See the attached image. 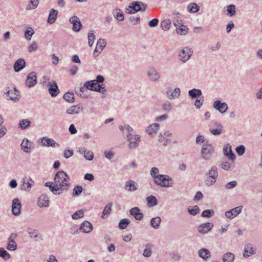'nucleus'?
<instances>
[{"label": "nucleus", "instance_id": "1", "mask_svg": "<svg viewBox=\"0 0 262 262\" xmlns=\"http://www.w3.org/2000/svg\"><path fill=\"white\" fill-rule=\"evenodd\" d=\"M54 184L56 185L60 194L69 189L70 185V178L63 171H59L54 177Z\"/></svg>", "mask_w": 262, "mask_h": 262}, {"label": "nucleus", "instance_id": "2", "mask_svg": "<svg viewBox=\"0 0 262 262\" xmlns=\"http://www.w3.org/2000/svg\"><path fill=\"white\" fill-rule=\"evenodd\" d=\"M205 176L206 177L205 180V185L208 187L213 185L215 183L219 176L217 167L216 166H212L208 171L206 172Z\"/></svg>", "mask_w": 262, "mask_h": 262}, {"label": "nucleus", "instance_id": "3", "mask_svg": "<svg viewBox=\"0 0 262 262\" xmlns=\"http://www.w3.org/2000/svg\"><path fill=\"white\" fill-rule=\"evenodd\" d=\"M154 183L162 187H170L173 185L172 179L168 175L159 174L154 180Z\"/></svg>", "mask_w": 262, "mask_h": 262}, {"label": "nucleus", "instance_id": "4", "mask_svg": "<svg viewBox=\"0 0 262 262\" xmlns=\"http://www.w3.org/2000/svg\"><path fill=\"white\" fill-rule=\"evenodd\" d=\"M214 152V149L212 144H204L201 149L202 157L205 160H209L211 158Z\"/></svg>", "mask_w": 262, "mask_h": 262}, {"label": "nucleus", "instance_id": "5", "mask_svg": "<svg viewBox=\"0 0 262 262\" xmlns=\"http://www.w3.org/2000/svg\"><path fill=\"white\" fill-rule=\"evenodd\" d=\"M192 53L193 51L191 48L185 47L179 52V59L183 63H185L190 58Z\"/></svg>", "mask_w": 262, "mask_h": 262}, {"label": "nucleus", "instance_id": "6", "mask_svg": "<svg viewBox=\"0 0 262 262\" xmlns=\"http://www.w3.org/2000/svg\"><path fill=\"white\" fill-rule=\"evenodd\" d=\"M18 234L16 233H12L8 238V244L7 249L9 251H14L16 250L17 245L15 240L17 237Z\"/></svg>", "mask_w": 262, "mask_h": 262}, {"label": "nucleus", "instance_id": "7", "mask_svg": "<svg viewBox=\"0 0 262 262\" xmlns=\"http://www.w3.org/2000/svg\"><path fill=\"white\" fill-rule=\"evenodd\" d=\"M27 232L29 237L33 239L35 242L43 240L42 235L38 230L31 227H28L27 229Z\"/></svg>", "mask_w": 262, "mask_h": 262}, {"label": "nucleus", "instance_id": "8", "mask_svg": "<svg viewBox=\"0 0 262 262\" xmlns=\"http://www.w3.org/2000/svg\"><path fill=\"white\" fill-rule=\"evenodd\" d=\"M39 142L41 146H48L52 147H59L60 145L55 142V141L47 137H43L40 138L39 140Z\"/></svg>", "mask_w": 262, "mask_h": 262}, {"label": "nucleus", "instance_id": "9", "mask_svg": "<svg viewBox=\"0 0 262 262\" xmlns=\"http://www.w3.org/2000/svg\"><path fill=\"white\" fill-rule=\"evenodd\" d=\"M6 97H9V99L14 102H17L19 100L20 98L19 92L14 88L13 90H8L4 93Z\"/></svg>", "mask_w": 262, "mask_h": 262}, {"label": "nucleus", "instance_id": "10", "mask_svg": "<svg viewBox=\"0 0 262 262\" xmlns=\"http://www.w3.org/2000/svg\"><path fill=\"white\" fill-rule=\"evenodd\" d=\"M34 181L30 177H25L21 179L20 189L29 191L34 185Z\"/></svg>", "mask_w": 262, "mask_h": 262}, {"label": "nucleus", "instance_id": "11", "mask_svg": "<svg viewBox=\"0 0 262 262\" xmlns=\"http://www.w3.org/2000/svg\"><path fill=\"white\" fill-rule=\"evenodd\" d=\"M141 4L143 3L139 1L133 2L130 3L127 8H126L125 11L128 14H134L142 9Z\"/></svg>", "mask_w": 262, "mask_h": 262}, {"label": "nucleus", "instance_id": "12", "mask_svg": "<svg viewBox=\"0 0 262 262\" xmlns=\"http://www.w3.org/2000/svg\"><path fill=\"white\" fill-rule=\"evenodd\" d=\"M21 149L26 153H30L34 148V144L27 138L24 139L21 144Z\"/></svg>", "mask_w": 262, "mask_h": 262}, {"label": "nucleus", "instance_id": "13", "mask_svg": "<svg viewBox=\"0 0 262 262\" xmlns=\"http://www.w3.org/2000/svg\"><path fill=\"white\" fill-rule=\"evenodd\" d=\"M49 93L52 97H55L59 93V90L56 82L54 80L49 82Z\"/></svg>", "mask_w": 262, "mask_h": 262}, {"label": "nucleus", "instance_id": "14", "mask_svg": "<svg viewBox=\"0 0 262 262\" xmlns=\"http://www.w3.org/2000/svg\"><path fill=\"white\" fill-rule=\"evenodd\" d=\"M69 21L73 25L72 29L75 32H79L81 30L82 25L79 18L77 16H73L71 17Z\"/></svg>", "mask_w": 262, "mask_h": 262}, {"label": "nucleus", "instance_id": "15", "mask_svg": "<svg viewBox=\"0 0 262 262\" xmlns=\"http://www.w3.org/2000/svg\"><path fill=\"white\" fill-rule=\"evenodd\" d=\"M147 75L151 81L155 82L158 81L161 75L160 73L154 68H151L147 71Z\"/></svg>", "mask_w": 262, "mask_h": 262}, {"label": "nucleus", "instance_id": "16", "mask_svg": "<svg viewBox=\"0 0 262 262\" xmlns=\"http://www.w3.org/2000/svg\"><path fill=\"white\" fill-rule=\"evenodd\" d=\"M213 106L216 110L222 114L225 113L228 110L227 104L225 102H222L219 100L214 102Z\"/></svg>", "mask_w": 262, "mask_h": 262}, {"label": "nucleus", "instance_id": "17", "mask_svg": "<svg viewBox=\"0 0 262 262\" xmlns=\"http://www.w3.org/2000/svg\"><path fill=\"white\" fill-rule=\"evenodd\" d=\"M37 83V77L35 72L30 73L26 79L25 83L28 88L34 86Z\"/></svg>", "mask_w": 262, "mask_h": 262}, {"label": "nucleus", "instance_id": "18", "mask_svg": "<svg viewBox=\"0 0 262 262\" xmlns=\"http://www.w3.org/2000/svg\"><path fill=\"white\" fill-rule=\"evenodd\" d=\"M106 42L104 39H99L96 44V47L94 51L93 55L94 56H97L101 53L102 50L106 46Z\"/></svg>", "mask_w": 262, "mask_h": 262}, {"label": "nucleus", "instance_id": "19", "mask_svg": "<svg viewBox=\"0 0 262 262\" xmlns=\"http://www.w3.org/2000/svg\"><path fill=\"white\" fill-rule=\"evenodd\" d=\"M242 208L243 206H240L231 209L225 212V216L228 219H232L241 212Z\"/></svg>", "mask_w": 262, "mask_h": 262}, {"label": "nucleus", "instance_id": "20", "mask_svg": "<svg viewBox=\"0 0 262 262\" xmlns=\"http://www.w3.org/2000/svg\"><path fill=\"white\" fill-rule=\"evenodd\" d=\"M21 204L18 199L15 198L12 201V212L14 215H19L20 213Z\"/></svg>", "mask_w": 262, "mask_h": 262}, {"label": "nucleus", "instance_id": "21", "mask_svg": "<svg viewBox=\"0 0 262 262\" xmlns=\"http://www.w3.org/2000/svg\"><path fill=\"white\" fill-rule=\"evenodd\" d=\"M223 152L224 155L229 160L232 161L235 160L236 156L232 150L231 146L229 144H227L226 146L224 147Z\"/></svg>", "mask_w": 262, "mask_h": 262}, {"label": "nucleus", "instance_id": "22", "mask_svg": "<svg viewBox=\"0 0 262 262\" xmlns=\"http://www.w3.org/2000/svg\"><path fill=\"white\" fill-rule=\"evenodd\" d=\"M213 227V224L212 223L208 222L200 225L198 228V230L199 232L205 234L210 231Z\"/></svg>", "mask_w": 262, "mask_h": 262}, {"label": "nucleus", "instance_id": "23", "mask_svg": "<svg viewBox=\"0 0 262 262\" xmlns=\"http://www.w3.org/2000/svg\"><path fill=\"white\" fill-rule=\"evenodd\" d=\"M49 199L46 194H42L38 199L37 205L39 207H47L49 206Z\"/></svg>", "mask_w": 262, "mask_h": 262}, {"label": "nucleus", "instance_id": "24", "mask_svg": "<svg viewBox=\"0 0 262 262\" xmlns=\"http://www.w3.org/2000/svg\"><path fill=\"white\" fill-rule=\"evenodd\" d=\"M79 229L85 233H90L93 230L92 224L89 221H84L79 227Z\"/></svg>", "mask_w": 262, "mask_h": 262}, {"label": "nucleus", "instance_id": "25", "mask_svg": "<svg viewBox=\"0 0 262 262\" xmlns=\"http://www.w3.org/2000/svg\"><path fill=\"white\" fill-rule=\"evenodd\" d=\"M26 62L23 58L17 59L14 64V70L15 72H18L26 67Z\"/></svg>", "mask_w": 262, "mask_h": 262}, {"label": "nucleus", "instance_id": "26", "mask_svg": "<svg viewBox=\"0 0 262 262\" xmlns=\"http://www.w3.org/2000/svg\"><path fill=\"white\" fill-rule=\"evenodd\" d=\"M57 14L58 11L57 10L53 8L50 9L47 22L50 24L54 23L56 20Z\"/></svg>", "mask_w": 262, "mask_h": 262}, {"label": "nucleus", "instance_id": "27", "mask_svg": "<svg viewBox=\"0 0 262 262\" xmlns=\"http://www.w3.org/2000/svg\"><path fill=\"white\" fill-rule=\"evenodd\" d=\"M82 107L80 105L78 104L76 105H72L70 108H68L66 112L68 114L74 115L78 114L80 112L82 111Z\"/></svg>", "mask_w": 262, "mask_h": 262}, {"label": "nucleus", "instance_id": "28", "mask_svg": "<svg viewBox=\"0 0 262 262\" xmlns=\"http://www.w3.org/2000/svg\"><path fill=\"white\" fill-rule=\"evenodd\" d=\"M125 189L128 191H134L137 189V184L134 181H128L125 183Z\"/></svg>", "mask_w": 262, "mask_h": 262}, {"label": "nucleus", "instance_id": "29", "mask_svg": "<svg viewBox=\"0 0 262 262\" xmlns=\"http://www.w3.org/2000/svg\"><path fill=\"white\" fill-rule=\"evenodd\" d=\"M199 255L204 260H207L208 258L211 256V253L209 250L205 248H202L198 251Z\"/></svg>", "mask_w": 262, "mask_h": 262}, {"label": "nucleus", "instance_id": "30", "mask_svg": "<svg viewBox=\"0 0 262 262\" xmlns=\"http://www.w3.org/2000/svg\"><path fill=\"white\" fill-rule=\"evenodd\" d=\"M202 94V91L200 89H193L188 91V95L192 99L200 97Z\"/></svg>", "mask_w": 262, "mask_h": 262}, {"label": "nucleus", "instance_id": "31", "mask_svg": "<svg viewBox=\"0 0 262 262\" xmlns=\"http://www.w3.org/2000/svg\"><path fill=\"white\" fill-rule=\"evenodd\" d=\"M160 125L158 123H153L149 125L146 131L149 135L155 134L159 129Z\"/></svg>", "mask_w": 262, "mask_h": 262}, {"label": "nucleus", "instance_id": "32", "mask_svg": "<svg viewBox=\"0 0 262 262\" xmlns=\"http://www.w3.org/2000/svg\"><path fill=\"white\" fill-rule=\"evenodd\" d=\"M112 13L114 17L119 21H123L124 19V16L123 12L119 9H115L113 10Z\"/></svg>", "mask_w": 262, "mask_h": 262}, {"label": "nucleus", "instance_id": "33", "mask_svg": "<svg viewBox=\"0 0 262 262\" xmlns=\"http://www.w3.org/2000/svg\"><path fill=\"white\" fill-rule=\"evenodd\" d=\"M161 222V217L159 216H157L155 217H153L150 220V225L154 229H158L160 227V224Z\"/></svg>", "mask_w": 262, "mask_h": 262}, {"label": "nucleus", "instance_id": "34", "mask_svg": "<svg viewBox=\"0 0 262 262\" xmlns=\"http://www.w3.org/2000/svg\"><path fill=\"white\" fill-rule=\"evenodd\" d=\"M146 200L147 201L148 206L149 207H152L157 205V199L155 196L152 195H150L147 196L146 199Z\"/></svg>", "mask_w": 262, "mask_h": 262}, {"label": "nucleus", "instance_id": "35", "mask_svg": "<svg viewBox=\"0 0 262 262\" xmlns=\"http://www.w3.org/2000/svg\"><path fill=\"white\" fill-rule=\"evenodd\" d=\"M254 253V250L251 245L250 244L246 245L244 249V253L243 254L244 256L245 257H248L250 255H252Z\"/></svg>", "mask_w": 262, "mask_h": 262}, {"label": "nucleus", "instance_id": "36", "mask_svg": "<svg viewBox=\"0 0 262 262\" xmlns=\"http://www.w3.org/2000/svg\"><path fill=\"white\" fill-rule=\"evenodd\" d=\"M53 183L52 182H47L45 183V186L47 187H49L50 191L54 194L59 195L60 194V192L58 191L57 187L56 185L54 184V185L53 186Z\"/></svg>", "mask_w": 262, "mask_h": 262}, {"label": "nucleus", "instance_id": "37", "mask_svg": "<svg viewBox=\"0 0 262 262\" xmlns=\"http://www.w3.org/2000/svg\"><path fill=\"white\" fill-rule=\"evenodd\" d=\"M234 254L231 252H227L223 256L224 262H233L234 259Z\"/></svg>", "mask_w": 262, "mask_h": 262}, {"label": "nucleus", "instance_id": "38", "mask_svg": "<svg viewBox=\"0 0 262 262\" xmlns=\"http://www.w3.org/2000/svg\"><path fill=\"white\" fill-rule=\"evenodd\" d=\"M187 9L189 12L193 13L197 12L199 10L200 7L196 3H192L187 6Z\"/></svg>", "mask_w": 262, "mask_h": 262}, {"label": "nucleus", "instance_id": "39", "mask_svg": "<svg viewBox=\"0 0 262 262\" xmlns=\"http://www.w3.org/2000/svg\"><path fill=\"white\" fill-rule=\"evenodd\" d=\"M31 122L27 119H23L19 121L18 128L21 129H25L31 125Z\"/></svg>", "mask_w": 262, "mask_h": 262}, {"label": "nucleus", "instance_id": "40", "mask_svg": "<svg viewBox=\"0 0 262 262\" xmlns=\"http://www.w3.org/2000/svg\"><path fill=\"white\" fill-rule=\"evenodd\" d=\"M171 21L169 19H165L161 22V26L163 30L166 31L169 29Z\"/></svg>", "mask_w": 262, "mask_h": 262}, {"label": "nucleus", "instance_id": "41", "mask_svg": "<svg viewBox=\"0 0 262 262\" xmlns=\"http://www.w3.org/2000/svg\"><path fill=\"white\" fill-rule=\"evenodd\" d=\"M96 84V83L95 82V80H93L86 81L84 84V86L87 90L94 91Z\"/></svg>", "mask_w": 262, "mask_h": 262}, {"label": "nucleus", "instance_id": "42", "mask_svg": "<svg viewBox=\"0 0 262 262\" xmlns=\"http://www.w3.org/2000/svg\"><path fill=\"white\" fill-rule=\"evenodd\" d=\"M176 31L178 34L180 35H186L188 31V28L183 24L176 28Z\"/></svg>", "mask_w": 262, "mask_h": 262}, {"label": "nucleus", "instance_id": "43", "mask_svg": "<svg viewBox=\"0 0 262 262\" xmlns=\"http://www.w3.org/2000/svg\"><path fill=\"white\" fill-rule=\"evenodd\" d=\"M113 205V203L110 202L108 203L104 208V210L102 212V214L101 217L102 219H105V215H108L111 213L112 210V206Z\"/></svg>", "mask_w": 262, "mask_h": 262}, {"label": "nucleus", "instance_id": "44", "mask_svg": "<svg viewBox=\"0 0 262 262\" xmlns=\"http://www.w3.org/2000/svg\"><path fill=\"white\" fill-rule=\"evenodd\" d=\"M130 220L127 219H123L120 220L118 227L120 229H125L130 223Z\"/></svg>", "mask_w": 262, "mask_h": 262}, {"label": "nucleus", "instance_id": "45", "mask_svg": "<svg viewBox=\"0 0 262 262\" xmlns=\"http://www.w3.org/2000/svg\"><path fill=\"white\" fill-rule=\"evenodd\" d=\"M34 34V31L33 29L31 27H28L25 31V37L27 40H30Z\"/></svg>", "mask_w": 262, "mask_h": 262}, {"label": "nucleus", "instance_id": "46", "mask_svg": "<svg viewBox=\"0 0 262 262\" xmlns=\"http://www.w3.org/2000/svg\"><path fill=\"white\" fill-rule=\"evenodd\" d=\"M0 257L7 260L11 257L10 254L3 248H0Z\"/></svg>", "mask_w": 262, "mask_h": 262}, {"label": "nucleus", "instance_id": "47", "mask_svg": "<svg viewBox=\"0 0 262 262\" xmlns=\"http://www.w3.org/2000/svg\"><path fill=\"white\" fill-rule=\"evenodd\" d=\"M180 95V89L176 88L174 91L168 96V98L170 99L178 98Z\"/></svg>", "mask_w": 262, "mask_h": 262}, {"label": "nucleus", "instance_id": "48", "mask_svg": "<svg viewBox=\"0 0 262 262\" xmlns=\"http://www.w3.org/2000/svg\"><path fill=\"white\" fill-rule=\"evenodd\" d=\"M223 126L222 125H219L218 127L215 129H209V132L213 135L217 136L220 135L223 132Z\"/></svg>", "mask_w": 262, "mask_h": 262}, {"label": "nucleus", "instance_id": "49", "mask_svg": "<svg viewBox=\"0 0 262 262\" xmlns=\"http://www.w3.org/2000/svg\"><path fill=\"white\" fill-rule=\"evenodd\" d=\"M63 99L68 102L72 103L74 101V94L71 92H67L63 95Z\"/></svg>", "mask_w": 262, "mask_h": 262}, {"label": "nucleus", "instance_id": "50", "mask_svg": "<svg viewBox=\"0 0 262 262\" xmlns=\"http://www.w3.org/2000/svg\"><path fill=\"white\" fill-rule=\"evenodd\" d=\"M162 109L167 112L171 111L173 109L172 105L168 101H165L162 105Z\"/></svg>", "mask_w": 262, "mask_h": 262}, {"label": "nucleus", "instance_id": "51", "mask_svg": "<svg viewBox=\"0 0 262 262\" xmlns=\"http://www.w3.org/2000/svg\"><path fill=\"white\" fill-rule=\"evenodd\" d=\"M86 88L84 87H81L79 88V90L77 91H75L76 94L80 96L82 98H87L88 97V95L84 94V92L86 91Z\"/></svg>", "mask_w": 262, "mask_h": 262}, {"label": "nucleus", "instance_id": "52", "mask_svg": "<svg viewBox=\"0 0 262 262\" xmlns=\"http://www.w3.org/2000/svg\"><path fill=\"white\" fill-rule=\"evenodd\" d=\"M227 14L230 16H233L235 14V6L233 4H231L227 7Z\"/></svg>", "mask_w": 262, "mask_h": 262}, {"label": "nucleus", "instance_id": "53", "mask_svg": "<svg viewBox=\"0 0 262 262\" xmlns=\"http://www.w3.org/2000/svg\"><path fill=\"white\" fill-rule=\"evenodd\" d=\"M95 39V35L93 31H90L88 33V43L90 47H92Z\"/></svg>", "mask_w": 262, "mask_h": 262}, {"label": "nucleus", "instance_id": "54", "mask_svg": "<svg viewBox=\"0 0 262 262\" xmlns=\"http://www.w3.org/2000/svg\"><path fill=\"white\" fill-rule=\"evenodd\" d=\"M29 4L26 7L27 10H30L36 8L38 5V1H29Z\"/></svg>", "mask_w": 262, "mask_h": 262}, {"label": "nucleus", "instance_id": "55", "mask_svg": "<svg viewBox=\"0 0 262 262\" xmlns=\"http://www.w3.org/2000/svg\"><path fill=\"white\" fill-rule=\"evenodd\" d=\"M84 212L82 210H79L74 213L72 215V218L73 220H77L83 216Z\"/></svg>", "mask_w": 262, "mask_h": 262}, {"label": "nucleus", "instance_id": "56", "mask_svg": "<svg viewBox=\"0 0 262 262\" xmlns=\"http://www.w3.org/2000/svg\"><path fill=\"white\" fill-rule=\"evenodd\" d=\"M83 190V188L81 186H76L73 189V192L72 195L73 196H78Z\"/></svg>", "mask_w": 262, "mask_h": 262}, {"label": "nucleus", "instance_id": "57", "mask_svg": "<svg viewBox=\"0 0 262 262\" xmlns=\"http://www.w3.org/2000/svg\"><path fill=\"white\" fill-rule=\"evenodd\" d=\"M237 184L236 181H232L226 184L224 187L226 189L229 190L235 187Z\"/></svg>", "mask_w": 262, "mask_h": 262}, {"label": "nucleus", "instance_id": "58", "mask_svg": "<svg viewBox=\"0 0 262 262\" xmlns=\"http://www.w3.org/2000/svg\"><path fill=\"white\" fill-rule=\"evenodd\" d=\"M214 214V211L212 209L205 210L202 213V216L205 217H211Z\"/></svg>", "mask_w": 262, "mask_h": 262}, {"label": "nucleus", "instance_id": "59", "mask_svg": "<svg viewBox=\"0 0 262 262\" xmlns=\"http://www.w3.org/2000/svg\"><path fill=\"white\" fill-rule=\"evenodd\" d=\"M235 151L239 156H242L245 152V148L243 145L238 146L235 148Z\"/></svg>", "mask_w": 262, "mask_h": 262}, {"label": "nucleus", "instance_id": "60", "mask_svg": "<svg viewBox=\"0 0 262 262\" xmlns=\"http://www.w3.org/2000/svg\"><path fill=\"white\" fill-rule=\"evenodd\" d=\"M188 211L190 214L195 215L199 212L200 209L198 206L195 205L192 208H188Z\"/></svg>", "mask_w": 262, "mask_h": 262}, {"label": "nucleus", "instance_id": "61", "mask_svg": "<svg viewBox=\"0 0 262 262\" xmlns=\"http://www.w3.org/2000/svg\"><path fill=\"white\" fill-rule=\"evenodd\" d=\"M94 91L104 94L106 92V90L103 84H96Z\"/></svg>", "mask_w": 262, "mask_h": 262}, {"label": "nucleus", "instance_id": "62", "mask_svg": "<svg viewBox=\"0 0 262 262\" xmlns=\"http://www.w3.org/2000/svg\"><path fill=\"white\" fill-rule=\"evenodd\" d=\"M139 213H140V209L137 207H133L129 210L130 214L134 216V217L137 216V214Z\"/></svg>", "mask_w": 262, "mask_h": 262}, {"label": "nucleus", "instance_id": "63", "mask_svg": "<svg viewBox=\"0 0 262 262\" xmlns=\"http://www.w3.org/2000/svg\"><path fill=\"white\" fill-rule=\"evenodd\" d=\"M220 167L224 170L228 171L231 167L230 164L227 161L223 162L220 164Z\"/></svg>", "mask_w": 262, "mask_h": 262}, {"label": "nucleus", "instance_id": "64", "mask_svg": "<svg viewBox=\"0 0 262 262\" xmlns=\"http://www.w3.org/2000/svg\"><path fill=\"white\" fill-rule=\"evenodd\" d=\"M159 172V171L158 168H157L156 167H152V168H151V169L150 171V173L151 176L154 179H155L156 177H157V176H158L159 174H158Z\"/></svg>", "mask_w": 262, "mask_h": 262}]
</instances>
